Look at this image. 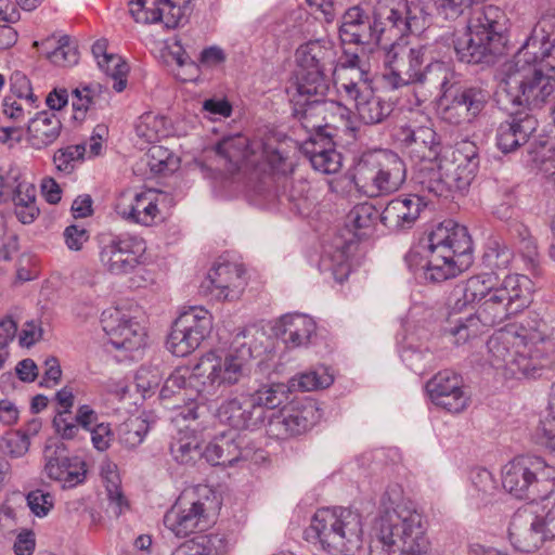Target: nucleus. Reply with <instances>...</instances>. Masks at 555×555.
Here are the masks:
<instances>
[{"label":"nucleus","mask_w":555,"mask_h":555,"mask_svg":"<svg viewBox=\"0 0 555 555\" xmlns=\"http://www.w3.org/2000/svg\"><path fill=\"white\" fill-rule=\"evenodd\" d=\"M532 286L527 275L518 273L499 281L494 272H482L459 282L448 298L446 333L456 345L479 337L527 309L532 301Z\"/></svg>","instance_id":"obj_1"},{"label":"nucleus","mask_w":555,"mask_h":555,"mask_svg":"<svg viewBox=\"0 0 555 555\" xmlns=\"http://www.w3.org/2000/svg\"><path fill=\"white\" fill-rule=\"evenodd\" d=\"M485 364L505 377L533 376L542 360L554 351L547 324L537 317L507 324L488 339Z\"/></svg>","instance_id":"obj_2"},{"label":"nucleus","mask_w":555,"mask_h":555,"mask_svg":"<svg viewBox=\"0 0 555 555\" xmlns=\"http://www.w3.org/2000/svg\"><path fill=\"white\" fill-rule=\"evenodd\" d=\"M427 524L399 485L387 488L380 499L379 517L370 555H429Z\"/></svg>","instance_id":"obj_3"},{"label":"nucleus","mask_w":555,"mask_h":555,"mask_svg":"<svg viewBox=\"0 0 555 555\" xmlns=\"http://www.w3.org/2000/svg\"><path fill=\"white\" fill-rule=\"evenodd\" d=\"M472 251V240L467 229L453 220L436 225L426 238L405 255L410 270L433 283L456 276L464 266V257Z\"/></svg>","instance_id":"obj_4"},{"label":"nucleus","mask_w":555,"mask_h":555,"mask_svg":"<svg viewBox=\"0 0 555 555\" xmlns=\"http://www.w3.org/2000/svg\"><path fill=\"white\" fill-rule=\"evenodd\" d=\"M429 54L428 46L411 48L406 60L398 59L397 53H388L387 68L383 74L385 86L391 90L413 86L417 104L434 94L440 95V101L448 100L451 89L460 83L459 76L448 63L441 61L430 62L422 68L425 61L433 59Z\"/></svg>","instance_id":"obj_5"},{"label":"nucleus","mask_w":555,"mask_h":555,"mask_svg":"<svg viewBox=\"0 0 555 555\" xmlns=\"http://www.w3.org/2000/svg\"><path fill=\"white\" fill-rule=\"evenodd\" d=\"M254 327L238 328L228 349H215L201 357L193 366V379L201 386L199 396L214 397L221 388L240 384L250 374L253 349L247 338Z\"/></svg>","instance_id":"obj_6"},{"label":"nucleus","mask_w":555,"mask_h":555,"mask_svg":"<svg viewBox=\"0 0 555 555\" xmlns=\"http://www.w3.org/2000/svg\"><path fill=\"white\" fill-rule=\"evenodd\" d=\"M331 80L325 70H297L295 81L287 93L293 104V114L307 131L321 130L322 121L339 119L349 128L350 111L339 102L325 100Z\"/></svg>","instance_id":"obj_7"},{"label":"nucleus","mask_w":555,"mask_h":555,"mask_svg":"<svg viewBox=\"0 0 555 555\" xmlns=\"http://www.w3.org/2000/svg\"><path fill=\"white\" fill-rule=\"evenodd\" d=\"M533 48L520 47L502 67L499 94L513 105L539 107L555 90L553 77L532 65V61H537Z\"/></svg>","instance_id":"obj_8"},{"label":"nucleus","mask_w":555,"mask_h":555,"mask_svg":"<svg viewBox=\"0 0 555 555\" xmlns=\"http://www.w3.org/2000/svg\"><path fill=\"white\" fill-rule=\"evenodd\" d=\"M362 534L360 514L345 507L318 509L305 530L306 540L330 555H353L361 547Z\"/></svg>","instance_id":"obj_9"},{"label":"nucleus","mask_w":555,"mask_h":555,"mask_svg":"<svg viewBox=\"0 0 555 555\" xmlns=\"http://www.w3.org/2000/svg\"><path fill=\"white\" fill-rule=\"evenodd\" d=\"M505 12L496 5L475 10L467 23V31L454 40V50L461 62L478 64L490 62L504 49Z\"/></svg>","instance_id":"obj_10"},{"label":"nucleus","mask_w":555,"mask_h":555,"mask_svg":"<svg viewBox=\"0 0 555 555\" xmlns=\"http://www.w3.org/2000/svg\"><path fill=\"white\" fill-rule=\"evenodd\" d=\"M335 87L341 100L354 102L359 118L366 125L384 121L392 112V103L374 93L370 74L353 54L335 69Z\"/></svg>","instance_id":"obj_11"},{"label":"nucleus","mask_w":555,"mask_h":555,"mask_svg":"<svg viewBox=\"0 0 555 555\" xmlns=\"http://www.w3.org/2000/svg\"><path fill=\"white\" fill-rule=\"evenodd\" d=\"M476 146L464 143L439 159L436 167H428L417 178L424 192L437 197H447L451 192L468 189L478 170Z\"/></svg>","instance_id":"obj_12"},{"label":"nucleus","mask_w":555,"mask_h":555,"mask_svg":"<svg viewBox=\"0 0 555 555\" xmlns=\"http://www.w3.org/2000/svg\"><path fill=\"white\" fill-rule=\"evenodd\" d=\"M221 507L218 493L207 485L186 491L164 516V525L176 537L203 531L214 521Z\"/></svg>","instance_id":"obj_13"},{"label":"nucleus","mask_w":555,"mask_h":555,"mask_svg":"<svg viewBox=\"0 0 555 555\" xmlns=\"http://www.w3.org/2000/svg\"><path fill=\"white\" fill-rule=\"evenodd\" d=\"M405 179V164L398 154L375 150L361 155L352 181L359 192L375 197L397 192Z\"/></svg>","instance_id":"obj_14"},{"label":"nucleus","mask_w":555,"mask_h":555,"mask_svg":"<svg viewBox=\"0 0 555 555\" xmlns=\"http://www.w3.org/2000/svg\"><path fill=\"white\" fill-rule=\"evenodd\" d=\"M502 486L513 496L537 501L555 489V466L540 456H518L502 468Z\"/></svg>","instance_id":"obj_15"},{"label":"nucleus","mask_w":555,"mask_h":555,"mask_svg":"<svg viewBox=\"0 0 555 555\" xmlns=\"http://www.w3.org/2000/svg\"><path fill=\"white\" fill-rule=\"evenodd\" d=\"M145 241L130 233H107L99 236V260L114 275H126L143 263Z\"/></svg>","instance_id":"obj_16"},{"label":"nucleus","mask_w":555,"mask_h":555,"mask_svg":"<svg viewBox=\"0 0 555 555\" xmlns=\"http://www.w3.org/2000/svg\"><path fill=\"white\" fill-rule=\"evenodd\" d=\"M171 202L166 192L155 189H128L118 194L115 212L125 221L152 227L163 219V211Z\"/></svg>","instance_id":"obj_17"},{"label":"nucleus","mask_w":555,"mask_h":555,"mask_svg":"<svg viewBox=\"0 0 555 555\" xmlns=\"http://www.w3.org/2000/svg\"><path fill=\"white\" fill-rule=\"evenodd\" d=\"M555 538V502L544 514L518 509L508 526V539L520 552H533L547 539Z\"/></svg>","instance_id":"obj_18"},{"label":"nucleus","mask_w":555,"mask_h":555,"mask_svg":"<svg viewBox=\"0 0 555 555\" xmlns=\"http://www.w3.org/2000/svg\"><path fill=\"white\" fill-rule=\"evenodd\" d=\"M101 325L116 349L139 350L145 345V328L130 308L109 307L101 314Z\"/></svg>","instance_id":"obj_19"},{"label":"nucleus","mask_w":555,"mask_h":555,"mask_svg":"<svg viewBox=\"0 0 555 555\" xmlns=\"http://www.w3.org/2000/svg\"><path fill=\"white\" fill-rule=\"evenodd\" d=\"M321 417L317 403L309 399L293 400L272 414L268 434L276 439H286L310 429Z\"/></svg>","instance_id":"obj_20"},{"label":"nucleus","mask_w":555,"mask_h":555,"mask_svg":"<svg viewBox=\"0 0 555 555\" xmlns=\"http://www.w3.org/2000/svg\"><path fill=\"white\" fill-rule=\"evenodd\" d=\"M324 121L325 124L322 122L321 130L307 131L311 137L305 142L302 151L314 170L325 175H332L338 172L340 169L341 155L334 146V142L332 141L333 133L327 130L341 129L343 131H353V128L350 125L349 128L341 126L339 119L335 121Z\"/></svg>","instance_id":"obj_21"},{"label":"nucleus","mask_w":555,"mask_h":555,"mask_svg":"<svg viewBox=\"0 0 555 555\" xmlns=\"http://www.w3.org/2000/svg\"><path fill=\"white\" fill-rule=\"evenodd\" d=\"M399 139L411 159L417 163L416 181L423 170L437 166L442 147L431 125L403 127Z\"/></svg>","instance_id":"obj_22"},{"label":"nucleus","mask_w":555,"mask_h":555,"mask_svg":"<svg viewBox=\"0 0 555 555\" xmlns=\"http://www.w3.org/2000/svg\"><path fill=\"white\" fill-rule=\"evenodd\" d=\"M487 101V92L479 87H454L449 99L441 100L440 117L451 125L472 122L482 112Z\"/></svg>","instance_id":"obj_23"},{"label":"nucleus","mask_w":555,"mask_h":555,"mask_svg":"<svg viewBox=\"0 0 555 555\" xmlns=\"http://www.w3.org/2000/svg\"><path fill=\"white\" fill-rule=\"evenodd\" d=\"M255 452L256 447L247 435L230 431L216 436L202 451V456L211 465L232 466L253 459Z\"/></svg>","instance_id":"obj_24"},{"label":"nucleus","mask_w":555,"mask_h":555,"mask_svg":"<svg viewBox=\"0 0 555 555\" xmlns=\"http://www.w3.org/2000/svg\"><path fill=\"white\" fill-rule=\"evenodd\" d=\"M216 417L234 430L255 431L263 425L266 411L254 406L248 395H240L223 400Z\"/></svg>","instance_id":"obj_25"},{"label":"nucleus","mask_w":555,"mask_h":555,"mask_svg":"<svg viewBox=\"0 0 555 555\" xmlns=\"http://www.w3.org/2000/svg\"><path fill=\"white\" fill-rule=\"evenodd\" d=\"M245 285L243 271L236 264L216 263L201 283V292L216 300H235Z\"/></svg>","instance_id":"obj_26"},{"label":"nucleus","mask_w":555,"mask_h":555,"mask_svg":"<svg viewBox=\"0 0 555 555\" xmlns=\"http://www.w3.org/2000/svg\"><path fill=\"white\" fill-rule=\"evenodd\" d=\"M426 390L434 404L451 413H460L467 406L468 398L463 390V379L453 371L437 373L427 382Z\"/></svg>","instance_id":"obj_27"},{"label":"nucleus","mask_w":555,"mask_h":555,"mask_svg":"<svg viewBox=\"0 0 555 555\" xmlns=\"http://www.w3.org/2000/svg\"><path fill=\"white\" fill-rule=\"evenodd\" d=\"M185 3L188 0H130L129 12L137 23H164L173 28L183 17Z\"/></svg>","instance_id":"obj_28"},{"label":"nucleus","mask_w":555,"mask_h":555,"mask_svg":"<svg viewBox=\"0 0 555 555\" xmlns=\"http://www.w3.org/2000/svg\"><path fill=\"white\" fill-rule=\"evenodd\" d=\"M44 470L49 478L59 481L63 488H74L86 480L87 465L79 456H68L63 448L46 451Z\"/></svg>","instance_id":"obj_29"},{"label":"nucleus","mask_w":555,"mask_h":555,"mask_svg":"<svg viewBox=\"0 0 555 555\" xmlns=\"http://www.w3.org/2000/svg\"><path fill=\"white\" fill-rule=\"evenodd\" d=\"M272 331L286 348H302L309 346L317 335V323L306 313L292 312L279 318Z\"/></svg>","instance_id":"obj_30"},{"label":"nucleus","mask_w":555,"mask_h":555,"mask_svg":"<svg viewBox=\"0 0 555 555\" xmlns=\"http://www.w3.org/2000/svg\"><path fill=\"white\" fill-rule=\"evenodd\" d=\"M426 206L418 195H406L391 199L380 214V222L391 231L410 229Z\"/></svg>","instance_id":"obj_31"},{"label":"nucleus","mask_w":555,"mask_h":555,"mask_svg":"<svg viewBox=\"0 0 555 555\" xmlns=\"http://www.w3.org/2000/svg\"><path fill=\"white\" fill-rule=\"evenodd\" d=\"M339 38L343 43L377 44L374 24L360 7H352L343 15Z\"/></svg>","instance_id":"obj_32"},{"label":"nucleus","mask_w":555,"mask_h":555,"mask_svg":"<svg viewBox=\"0 0 555 555\" xmlns=\"http://www.w3.org/2000/svg\"><path fill=\"white\" fill-rule=\"evenodd\" d=\"M538 120L533 116H515L502 122L496 130V145L503 153H509L528 142L537 130Z\"/></svg>","instance_id":"obj_33"},{"label":"nucleus","mask_w":555,"mask_h":555,"mask_svg":"<svg viewBox=\"0 0 555 555\" xmlns=\"http://www.w3.org/2000/svg\"><path fill=\"white\" fill-rule=\"evenodd\" d=\"M334 44L328 39L310 40L299 46L295 52L298 70H325L335 62Z\"/></svg>","instance_id":"obj_34"},{"label":"nucleus","mask_w":555,"mask_h":555,"mask_svg":"<svg viewBox=\"0 0 555 555\" xmlns=\"http://www.w3.org/2000/svg\"><path fill=\"white\" fill-rule=\"evenodd\" d=\"M351 238H335L326 244L320 258L319 269L321 273H328L336 282L343 283L350 273L349 255Z\"/></svg>","instance_id":"obj_35"},{"label":"nucleus","mask_w":555,"mask_h":555,"mask_svg":"<svg viewBox=\"0 0 555 555\" xmlns=\"http://www.w3.org/2000/svg\"><path fill=\"white\" fill-rule=\"evenodd\" d=\"M499 491L493 474L483 467L470 469L466 491L468 503L479 508L490 504Z\"/></svg>","instance_id":"obj_36"},{"label":"nucleus","mask_w":555,"mask_h":555,"mask_svg":"<svg viewBox=\"0 0 555 555\" xmlns=\"http://www.w3.org/2000/svg\"><path fill=\"white\" fill-rule=\"evenodd\" d=\"M62 122L51 112L42 111L36 114L28 122V141L37 150L52 144L61 134Z\"/></svg>","instance_id":"obj_37"},{"label":"nucleus","mask_w":555,"mask_h":555,"mask_svg":"<svg viewBox=\"0 0 555 555\" xmlns=\"http://www.w3.org/2000/svg\"><path fill=\"white\" fill-rule=\"evenodd\" d=\"M229 543L224 534H198L176 547L171 555H225Z\"/></svg>","instance_id":"obj_38"},{"label":"nucleus","mask_w":555,"mask_h":555,"mask_svg":"<svg viewBox=\"0 0 555 555\" xmlns=\"http://www.w3.org/2000/svg\"><path fill=\"white\" fill-rule=\"evenodd\" d=\"M170 454L180 464H190L202 456L201 438L189 426L180 427L170 442Z\"/></svg>","instance_id":"obj_39"},{"label":"nucleus","mask_w":555,"mask_h":555,"mask_svg":"<svg viewBox=\"0 0 555 555\" xmlns=\"http://www.w3.org/2000/svg\"><path fill=\"white\" fill-rule=\"evenodd\" d=\"M380 214L372 204L361 203L347 214L345 225L353 237L361 240L373 233L377 221L380 220Z\"/></svg>","instance_id":"obj_40"},{"label":"nucleus","mask_w":555,"mask_h":555,"mask_svg":"<svg viewBox=\"0 0 555 555\" xmlns=\"http://www.w3.org/2000/svg\"><path fill=\"white\" fill-rule=\"evenodd\" d=\"M35 46L40 47V52L56 66L66 67L78 62L77 49L72 44L68 36L51 37L40 44L35 41Z\"/></svg>","instance_id":"obj_41"},{"label":"nucleus","mask_w":555,"mask_h":555,"mask_svg":"<svg viewBox=\"0 0 555 555\" xmlns=\"http://www.w3.org/2000/svg\"><path fill=\"white\" fill-rule=\"evenodd\" d=\"M183 331L190 332L203 343L212 330V315L203 307L194 306L182 311L176 319Z\"/></svg>","instance_id":"obj_42"},{"label":"nucleus","mask_w":555,"mask_h":555,"mask_svg":"<svg viewBox=\"0 0 555 555\" xmlns=\"http://www.w3.org/2000/svg\"><path fill=\"white\" fill-rule=\"evenodd\" d=\"M101 477L105 485L109 508L115 516H119L128 507L127 500L120 490V477L116 464L105 461L101 464Z\"/></svg>","instance_id":"obj_43"},{"label":"nucleus","mask_w":555,"mask_h":555,"mask_svg":"<svg viewBox=\"0 0 555 555\" xmlns=\"http://www.w3.org/2000/svg\"><path fill=\"white\" fill-rule=\"evenodd\" d=\"M167 118L158 114L147 112L142 114L135 122V133L145 143H154L169 133Z\"/></svg>","instance_id":"obj_44"},{"label":"nucleus","mask_w":555,"mask_h":555,"mask_svg":"<svg viewBox=\"0 0 555 555\" xmlns=\"http://www.w3.org/2000/svg\"><path fill=\"white\" fill-rule=\"evenodd\" d=\"M293 392L289 382L273 383L264 385L257 389L255 392L248 395L254 406H259L261 410L275 409L288 399V395Z\"/></svg>","instance_id":"obj_45"},{"label":"nucleus","mask_w":555,"mask_h":555,"mask_svg":"<svg viewBox=\"0 0 555 555\" xmlns=\"http://www.w3.org/2000/svg\"><path fill=\"white\" fill-rule=\"evenodd\" d=\"M333 382L334 376L330 369L321 365L294 376L289 379V385L293 391H312L319 388H326Z\"/></svg>","instance_id":"obj_46"},{"label":"nucleus","mask_w":555,"mask_h":555,"mask_svg":"<svg viewBox=\"0 0 555 555\" xmlns=\"http://www.w3.org/2000/svg\"><path fill=\"white\" fill-rule=\"evenodd\" d=\"M545 43H555V10L542 14L521 47L533 46L532 52L538 54Z\"/></svg>","instance_id":"obj_47"},{"label":"nucleus","mask_w":555,"mask_h":555,"mask_svg":"<svg viewBox=\"0 0 555 555\" xmlns=\"http://www.w3.org/2000/svg\"><path fill=\"white\" fill-rule=\"evenodd\" d=\"M216 152L230 164L238 166L243 160H248L250 149L246 137L237 134L220 141L216 146Z\"/></svg>","instance_id":"obj_48"},{"label":"nucleus","mask_w":555,"mask_h":555,"mask_svg":"<svg viewBox=\"0 0 555 555\" xmlns=\"http://www.w3.org/2000/svg\"><path fill=\"white\" fill-rule=\"evenodd\" d=\"M202 341L196 339L188 331H183L176 320L167 338V349L177 357H185L201 346Z\"/></svg>","instance_id":"obj_49"},{"label":"nucleus","mask_w":555,"mask_h":555,"mask_svg":"<svg viewBox=\"0 0 555 555\" xmlns=\"http://www.w3.org/2000/svg\"><path fill=\"white\" fill-rule=\"evenodd\" d=\"M515 255L513 250L501 241H490L482 256V263L490 270H504L509 268Z\"/></svg>","instance_id":"obj_50"},{"label":"nucleus","mask_w":555,"mask_h":555,"mask_svg":"<svg viewBox=\"0 0 555 555\" xmlns=\"http://www.w3.org/2000/svg\"><path fill=\"white\" fill-rule=\"evenodd\" d=\"M105 91L98 82L81 85L73 91V108L77 114L85 115L88 109L95 107Z\"/></svg>","instance_id":"obj_51"},{"label":"nucleus","mask_w":555,"mask_h":555,"mask_svg":"<svg viewBox=\"0 0 555 555\" xmlns=\"http://www.w3.org/2000/svg\"><path fill=\"white\" fill-rule=\"evenodd\" d=\"M193 369L190 370L186 366L176 369L165 380L160 390L162 398H170L172 395L180 392L186 385L195 389L199 396L201 386H196L197 383L193 379Z\"/></svg>","instance_id":"obj_52"},{"label":"nucleus","mask_w":555,"mask_h":555,"mask_svg":"<svg viewBox=\"0 0 555 555\" xmlns=\"http://www.w3.org/2000/svg\"><path fill=\"white\" fill-rule=\"evenodd\" d=\"M145 156L146 165L154 173L172 172L178 168V159L162 145L151 146Z\"/></svg>","instance_id":"obj_53"},{"label":"nucleus","mask_w":555,"mask_h":555,"mask_svg":"<svg viewBox=\"0 0 555 555\" xmlns=\"http://www.w3.org/2000/svg\"><path fill=\"white\" fill-rule=\"evenodd\" d=\"M87 154L86 144H75L59 149L53 156L55 168L66 175L74 171Z\"/></svg>","instance_id":"obj_54"},{"label":"nucleus","mask_w":555,"mask_h":555,"mask_svg":"<svg viewBox=\"0 0 555 555\" xmlns=\"http://www.w3.org/2000/svg\"><path fill=\"white\" fill-rule=\"evenodd\" d=\"M107 76L114 79L113 88L116 92H121L126 88V76L129 70L128 64L116 54H109L101 59L98 65Z\"/></svg>","instance_id":"obj_55"},{"label":"nucleus","mask_w":555,"mask_h":555,"mask_svg":"<svg viewBox=\"0 0 555 555\" xmlns=\"http://www.w3.org/2000/svg\"><path fill=\"white\" fill-rule=\"evenodd\" d=\"M401 359L413 372L423 374L433 367L435 358L427 347L423 349L409 345L401 351Z\"/></svg>","instance_id":"obj_56"},{"label":"nucleus","mask_w":555,"mask_h":555,"mask_svg":"<svg viewBox=\"0 0 555 555\" xmlns=\"http://www.w3.org/2000/svg\"><path fill=\"white\" fill-rule=\"evenodd\" d=\"M29 446V436L22 430L9 431L0 440L2 452L13 459L24 456L28 452Z\"/></svg>","instance_id":"obj_57"},{"label":"nucleus","mask_w":555,"mask_h":555,"mask_svg":"<svg viewBox=\"0 0 555 555\" xmlns=\"http://www.w3.org/2000/svg\"><path fill=\"white\" fill-rule=\"evenodd\" d=\"M149 433V424L145 420L135 417L124 423L120 433V442L127 448L140 446Z\"/></svg>","instance_id":"obj_58"},{"label":"nucleus","mask_w":555,"mask_h":555,"mask_svg":"<svg viewBox=\"0 0 555 555\" xmlns=\"http://www.w3.org/2000/svg\"><path fill=\"white\" fill-rule=\"evenodd\" d=\"M11 91L18 98L24 99L30 108L38 107L39 99L34 93L29 78L21 70H15L10 77Z\"/></svg>","instance_id":"obj_59"},{"label":"nucleus","mask_w":555,"mask_h":555,"mask_svg":"<svg viewBox=\"0 0 555 555\" xmlns=\"http://www.w3.org/2000/svg\"><path fill=\"white\" fill-rule=\"evenodd\" d=\"M27 505L37 517H46L54 506L53 495L40 489L30 491L26 496Z\"/></svg>","instance_id":"obj_60"},{"label":"nucleus","mask_w":555,"mask_h":555,"mask_svg":"<svg viewBox=\"0 0 555 555\" xmlns=\"http://www.w3.org/2000/svg\"><path fill=\"white\" fill-rule=\"evenodd\" d=\"M17 333V323L11 317L0 320V370L10 357L9 347Z\"/></svg>","instance_id":"obj_61"},{"label":"nucleus","mask_w":555,"mask_h":555,"mask_svg":"<svg viewBox=\"0 0 555 555\" xmlns=\"http://www.w3.org/2000/svg\"><path fill=\"white\" fill-rule=\"evenodd\" d=\"M53 428L62 439H74L79 433V426L72 412H56L53 421Z\"/></svg>","instance_id":"obj_62"},{"label":"nucleus","mask_w":555,"mask_h":555,"mask_svg":"<svg viewBox=\"0 0 555 555\" xmlns=\"http://www.w3.org/2000/svg\"><path fill=\"white\" fill-rule=\"evenodd\" d=\"M205 117L212 121L228 118L232 114V105L227 99L223 98H211L206 99L203 102L202 108Z\"/></svg>","instance_id":"obj_63"},{"label":"nucleus","mask_w":555,"mask_h":555,"mask_svg":"<svg viewBox=\"0 0 555 555\" xmlns=\"http://www.w3.org/2000/svg\"><path fill=\"white\" fill-rule=\"evenodd\" d=\"M533 66H539L542 72L550 74L555 81V43H545L537 54V61H532Z\"/></svg>","instance_id":"obj_64"}]
</instances>
